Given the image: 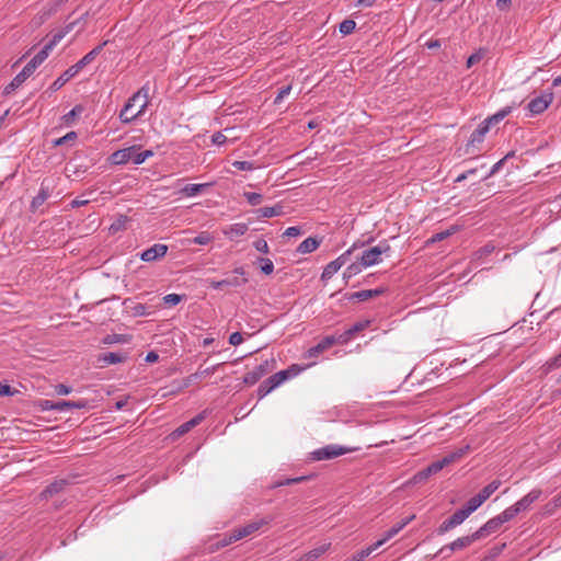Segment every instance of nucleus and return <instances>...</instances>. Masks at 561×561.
Here are the masks:
<instances>
[{
    "instance_id": "nucleus-1",
    "label": "nucleus",
    "mask_w": 561,
    "mask_h": 561,
    "mask_svg": "<svg viewBox=\"0 0 561 561\" xmlns=\"http://www.w3.org/2000/svg\"><path fill=\"white\" fill-rule=\"evenodd\" d=\"M149 105V89L142 87L135 92L125 103L119 112V119L122 123H130L139 119L145 115Z\"/></svg>"
},
{
    "instance_id": "nucleus-2",
    "label": "nucleus",
    "mask_w": 561,
    "mask_h": 561,
    "mask_svg": "<svg viewBox=\"0 0 561 561\" xmlns=\"http://www.w3.org/2000/svg\"><path fill=\"white\" fill-rule=\"evenodd\" d=\"M355 450H357V448L331 444L310 453V458L316 461L330 460Z\"/></svg>"
},
{
    "instance_id": "nucleus-3",
    "label": "nucleus",
    "mask_w": 561,
    "mask_h": 561,
    "mask_svg": "<svg viewBox=\"0 0 561 561\" xmlns=\"http://www.w3.org/2000/svg\"><path fill=\"white\" fill-rule=\"evenodd\" d=\"M390 250H391V248L386 240L380 241L376 247H371L367 250H364L359 256V260L362 261V265L369 267V266L380 263L381 255L388 254L390 252Z\"/></svg>"
},
{
    "instance_id": "nucleus-4",
    "label": "nucleus",
    "mask_w": 561,
    "mask_h": 561,
    "mask_svg": "<svg viewBox=\"0 0 561 561\" xmlns=\"http://www.w3.org/2000/svg\"><path fill=\"white\" fill-rule=\"evenodd\" d=\"M233 273L237 275L221 280H209V287L213 289H224L226 287H241L248 283V278L244 277L245 272L243 267L234 268Z\"/></svg>"
},
{
    "instance_id": "nucleus-5",
    "label": "nucleus",
    "mask_w": 561,
    "mask_h": 561,
    "mask_svg": "<svg viewBox=\"0 0 561 561\" xmlns=\"http://www.w3.org/2000/svg\"><path fill=\"white\" fill-rule=\"evenodd\" d=\"M356 244H354L352 248L346 250L344 253H342L337 259L334 261H331L327 266L323 268V272L321 274L322 280L330 279L342 266H344L351 259V255L353 251L355 250Z\"/></svg>"
},
{
    "instance_id": "nucleus-6",
    "label": "nucleus",
    "mask_w": 561,
    "mask_h": 561,
    "mask_svg": "<svg viewBox=\"0 0 561 561\" xmlns=\"http://www.w3.org/2000/svg\"><path fill=\"white\" fill-rule=\"evenodd\" d=\"M271 520H272V518H270V517L254 519L242 527L236 528V529L231 530V539H242L244 537L253 535L254 533L260 530L263 526L268 525L271 523Z\"/></svg>"
},
{
    "instance_id": "nucleus-7",
    "label": "nucleus",
    "mask_w": 561,
    "mask_h": 561,
    "mask_svg": "<svg viewBox=\"0 0 561 561\" xmlns=\"http://www.w3.org/2000/svg\"><path fill=\"white\" fill-rule=\"evenodd\" d=\"M511 113V107L506 106L500 110L497 113L484 119L479 127L473 131V137H483L488 133L491 126L503 121Z\"/></svg>"
},
{
    "instance_id": "nucleus-8",
    "label": "nucleus",
    "mask_w": 561,
    "mask_h": 561,
    "mask_svg": "<svg viewBox=\"0 0 561 561\" xmlns=\"http://www.w3.org/2000/svg\"><path fill=\"white\" fill-rule=\"evenodd\" d=\"M469 515L462 510L456 511L450 517L445 519L439 527L437 528L438 535H444L445 533L451 530L458 525L462 524Z\"/></svg>"
},
{
    "instance_id": "nucleus-9",
    "label": "nucleus",
    "mask_w": 561,
    "mask_h": 561,
    "mask_svg": "<svg viewBox=\"0 0 561 561\" xmlns=\"http://www.w3.org/2000/svg\"><path fill=\"white\" fill-rule=\"evenodd\" d=\"M552 100L553 94L551 92L543 93L530 100L529 103L527 104V108L533 115L541 114L551 104Z\"/></svg>"
},
{
    "instance_id": "nucleus-10",
    "label": "nucleus",
    "mask_w": 561,
    "mask_h": 561,
    "mask_svg": "<svg viewBox=\"0 0 561 561\" xmlns=\"http://www.w3.org/2000/svg\"><path fill=\"white\" fill-rule=\"evenodd\" d=\"M479 539H480L479 536L474 531L472 535L457 538L449 545L444 546L439 550V553H445V551H448L449 553L447 556H449L454 551L462 550V549L469 547L471 543H473L474 541H477Z\"/></svg>"
},
{
    "instance_id": "nucleus-11",
    "label": "nucleus",
    "mask_w": 561,
    "mask_h": 561,
    "mask_svg": "<svg viewBox=\"0 0 561 561\" xmlns=\"http://www.w3.org/2000/svg\"><path fill=\"white\" fill-rule=\"evenodd\" d=\"M271 370L268 360L256 366L253 370L247 373L243 377V382L248 386L255 385L263 376Z\"/></svg>"
},
{
    "instance_id": "nucleus-12",
    "label": "nucleus",
    "mask_w": 561,
    "mask_h": 561,
    "mask_svg": "<svg viewBox=\"0 0 561 561\" xmlns=\"http://www.w3.org/2000/svg\"><path fill=\"white\" fill-rule=\"evenodd\" d=\"M35 71V68L33 65L27 62L25 67L22 69L21 72H19L13 80L4 88V93L10 94L13 92L16 88H19L28 77L32 76V73Z\"/></svg>"
},
{
    "instance_id": "nucleus-13",
    "label": "nucleus",
    "mask_w": 561,
    "mask_h": 561,
    "mask_svg": "<svg viewBox=\"0 0 561 561\" xmlns=\"http://www.w3.org/2000/svg\"><path fill=\"white\" fill-rule=\"evenodd\" d=\"M168 252V245L162 243H156L148 248L140 254V260L144 262H152L163 257Z\"/></svg>"
},
{
    "instance_id": "nucleus-14",
    "label": "nucleus",
    "mask_w": 561,
    "mask_h": 561,
    "mask_svg": "<svg viewBox=\"0 0 561 561\" xmlns=\"http://www.w3.org/2000/svg\"><path fill=\"white\" fill-rule=\"evenodd\" d=\"M67 485L68 481L66 479L55 480L41 492L39 497L42 500H49L50 497L62 492Z\"/></svg>"
},
{
    "instance_id": "nucleus-15",
    "label": "nucleus",
    "mask_w": 561,
    "mask_h": 561,
    "mask_svg": "<svg viewBox=\"0 0 561 561\" xmlns=\"http://www.w3.org/2000/svg\"><path fill=\"white\" fill-rule=\"evenodd\" d=\"M541 495V490L534 489L525 496H523L519 501H517L514 506L516 507L518 513L527 511L533 503H535Z\"/></svg>"
},
{
    "instance_id": "nucleus-16",
    "label": "nucleus",
    "mask_w": 561,
    "mask_h": 561,
    "mask_svg": "<svg viewBox=\"0 0 561 561\" xmlns=\"http://www.w3.org/2000/svg\"><path fill=\"white\" fill-rule=\"evenodd\" d=\"M50 196V187L46 185L45 181L42 182L39 192L36 196L33 197L30 210L32 213H36L37 209L49 198Z\"/></svg>"
},
{
    "instance_id": "nucleus-17",
    "label": "nucleus",
    "mask_w": 561,
    "mask_h": 561,
    "mask_svg": "<svg viewBox=\"0 0 561 561\" xmlns=\"http://www.w3.org/2000/svg\"><path fill=\"white\" fill-rule=\"evenodd\" d=\"M205 419V412H202L197 415H195L193 419H191L190 421L183 423L182 425H180L172 434L171 436L173 438H178L186 433H188L193 427L197 426L198 424H201V422Z\"/></svg>"
},
{
    "instance_id": "nucleus-18",
    "label": "nucleus",
    "mask_w": 561,
    "mask_h": 561,
    "mask_svg": "<svg viewBox=\"0 0 561 561\" xmlns=\"http://www.w3.org/2000/svg\"><path fill=\"white\" fill-rule=\"evenodd\" d=\"M415 518V515L408 516L397 524H394L389 530L386 531L383 538L378 540L377 542H380V547L386 543L388 540L393 538L396 535H398L408 524H410Z\"/></svg>"
},
{
    "instance_id": "nucleus-19",
    "label": "nucleus",
    "mask_w": 561,
    "mask_h": 561,
    "mask_svg": "<svg viewBox=\"0 0 561 561\" xmlns=\"http://www.w3.org/2000/svg\"><path fill=\"white\" fill-rule=\"evenodd\" d=\"M133 154H135V146L116 150L110 157V161L113 164H125L131 161Z\"/></svg>"
},
{
    "instance_id": "nucleus-20",
    "label": "nucleus",
    "mask_w": 561,
    "mask_h": 561,
    "mask_svg": "<svg viewBox=\"0 0 561 561\" xmlns=\"http://www.w3.org/2000/svg\"><path fill=\"white\" fill-rule=\"evenodd\" d=\"M218 367H219V364L211 366V367L204 368V369L202 367H199L197 369V371H195L194 374L190 375L188 377H186L184 379V386L188 387L192 383H195V382L206 378L207 376L215 374V371L217 370Z\"/></svg>"
},
{
    "instance_id": "nucleus-21",
    "label": "nucleus",
    "mask_w": 561,
    "mask_h": 561,
    "mask_svg": "<svg viewBox=\"0 0 561 561\" xmlns=\"http://www.w3.org/2000/svg\"><path fill=\"white\" fill-rule=\"evenodd\" d=\"M334 345V335L324 336L317 345L310 347L306 354V357H317L319 354Z\"/></svg>"
},
{
    "instance_id": "nucleus-22",
    "label": "nucleus",
    "mask_w": 561,
    "mask_h": 561,
    "mask_svg": "<svg viewBox=\"0 0 561 561\" xmlns=\"http://www.w3.org/2000/svg\"><path fill=\"white\" fill-rule=\"evenodd\" d=\"M503 525L499 516L489 519L482 527H480L476 533L479 536L480 539L489 536L490 534H493L500 529V527Z\"/></svg>"
},
{
    "instance_id": "nucleus-23",
    "label": "nucleus",
    "mask_w": 561,
    "mask_h": 561,
    "mask_svg": "<svg viewBox=\"0 0 561 561\" xmlns=\"http://www.w3.org/2000/svg\"><path fill=\"white\" fill-rule=\"evenodd\" d=\"M80 70L73 65L60 75L50 85L53 92L61 89L71 78H73Z\"/></svg>"
},
{
    "instance_id": "nucleus-24",
    "label": "nucleus",
    "mask_w": 561,
    "mask_h": 561,
    "mask_svg": "<svg viewBox=\"0 0 561 561\" xmlns=\"http://www.w3.org/2000/svg\"><path fill=\"white\" fill-rule=\"evenodd\" d=\"M383 291H385L383 288L359 290V291H355V293L351 294L348 299L357 300V301H366L370 298L381 295Z\"/></svg>"
},
{
    "instance_id": "nucleus-25",
    "label": "nucleus",
    "mask_w": 561,
    "mask_h": 561,
    "mask_svg": "<svg viewBox=\"0 0 561 561\" xmlns=\"http://www.w3.org/2000/svg\"><path fill=\"white\" fill-rule=\"evenodd\" d=\"M56 405H57V411H59V412L72 410V409L81 410V409H85L88 407V401L87 400H78V401L59 400V401H56Z\"/></svg>"
},
{
    "instance_id": "nucleus-26",
    "label": "nucleus",
    "mask_w": 561,
    "mask_h": 561,
    "mask_svg": "<svg viewBox=\"0 0 561 561\" xmlns=\"http://www.w3.org/2000/svg\"><path fill=\"white\" fill-rule=\"evenodd\" d=\"M107 44V42L102 43L101 45L94 47L91 51L84 55L77 64V69L81 70L83 67L92 62L95 57L102 51L103 47Z\"/></svg>"
},
{
    "instance_id": "nucleus-27",
    "label": "nucleus",
    "mask_w": 561,
    "mask_h": 561,
    "mask_svg": "<svg viewBox=\"0 0 561 561\" xmlns=\"http://www.w3.org/2000/svg\"><path fill=\"white\" fill-rule=\"evenodd\" d=\"M469 449H470V446L466 445L463 447H460V448L451 451L450 454H448L442 458L443 463H445V466H449L450 463L462 458L469 451Z\"/></svg>"
},
{
    "instance_id": "nucleus-28",
    "label": "nucleus",
    "mask_w": 561,
    "mask_h": 561,
    "mask_svg": "<svg viewBox=\"0 0 561 561\" xmlns=\"http://www.w3.org/2000/svg\"><path fill=\"white\" fill-rule=\"evenodd\" d=\"M248 225L243 222H238L230 225L227 229L224 230L225 236L230 239L239 236H243L248 231Z\"/></svg>"
},
{
    "instance_id": "nucleus-29",
    "label": "nucleus",
    "mask_w": 561,
    "mask_h": 561,
    "mask_svg": "<svg viewBox=\"0 0 561 561\" xmlns=\"http://www.w3.org/2000/svg\"><path fill=\"white\" fill-rule=\"evenodd\" d=\"M259 218H272L283 214V206L262 207L256 210Z\"/></svg>"
},
{
    "instance_id": "nucleus-30",
    "label": "nucleus",
    "mask_w": 561,
    "mask_h": 561,
    "mask_svg": "<svg viewBox=\"0 0 561 561\" xmlns=\"http://www.w3.org/2000/svg\"><path fill=\"white\" fill-rule=\"evenodd\" d=\"M320 242L316 238H307L305 239L297 248V251L301 254H307L313 252Z\"/></svg>"
},
{
    "instance_id": "nucleus-31",
    "label": "nucleus",
    "mask_w": 561,
    "mask_h": 561,
    "mask_svg": "<svg viewBox=\"0 0 561 561\" xmlns=\"http://www.w3.org/2000/svg\"><path fill=\"white\" fill-rule=\"evenodd\" d=\"M125 359H126V355H124L122 353L110 352V353L103 354L99 360L102 362L103 365H113V364L122 363Z\"/></svg>"
},
{
    "instance_id": "nucleus-32",
    "label": "nucleus",
    "mask_w": 561,
    "mask_h": 561,
    "mask_svg": "<svg viewBox=\"0 0 561 561\" xmlns=\"http://www.w3.org/2000/svg\"><path fill=\"white\" fill-rule=\"evenodd\" d=\"M380 547V542H375L367 547L366 549H363L355 553L352 558L346 559L344 561H364L370 553H373L375 550H377Z\"/></svg>"
},
{
    "instance_id": "nucleus-33",
    "label": "nucleus",
    "mask_w": 561,
    "mask_h": 561,
    "mask_svg": "<svg viewBox=\"0 0 561 561\" xmlns=\"http://www.w3.org/2000/svg\"><path fill=\"white\" fill-rule=\"evenodd\" d=\"M501 485V481L500 480H493L492 482H490L488 485H485L479 493L478 495L480 496V499L485 502Z\"/></svg>"
},
{
    "instance_id": "nucleus-34",
    "label": "nucleus",
    "mask_w": 561,
    "mask_h": 561,
    "mask_svg": "<svg viewBox=\"0 0 561 561\" xmlns=\"http://www.w3.org/2000/svg\"><path fill=\"white\" fill-rule=\"evenodd\" d=\"M51 45H45L28 62L36 69L49 55Z\"/></svg>"
},
{
    "instance_id": "nucleus-35",
    "label": "nucleus",
    "mask_w": 561,
    "mask_h": 561,
    "mask_svg": "<svg viewBox=\"0 0 561 561\" xmlns=\"http://www.w3.org/2000/svg\"><path fill=\"white\" fill-rule=\"evenodd\" d=\"M366 266L365 265H362V261L359 260V257H357V261L351 263L344 271L343 273V277L344 278H351L357 274H359L363 268H365Z\"/></svg>"
},
{
    "instance_id": "nucleus-36",
    "label": "nucleus",
    "mask_w": 561,
    "mask_h": 561,
    "mask_svg": "<svg viewBox=\"0 0 561 561\" xmlns=\"http://www.w3.org/2000/svg\"><path fill=\"white\" fill-rule=\"evenodd\" d=\"M75 23H69L62 30L55 33L47 45H51V49L73 28Z\"/></svg>"
},
{
    "instance_id": "nucleus-37",
    "label": "nucleus",
    "mask_w": 561,
    "mask_h": 561,
    "mask_svg": "<svg viewBox=\"0 0 561 561\" xmlns=\"http://www.w3.org/2000/svg\"><path fill=\"white\" fill-rule=\"evenodd\" d=\"M331 547V543L328 542V543H323L310 551H308L306 554H307V560H310V561H316L318 558H320L322 554H324Z\"/></svg>"
},
{
    "instance_id": "nucleus-38",
    "label": "nucleus",
    "mask_w": 561,
    "mask_h": 561,
    "mask_svg": "<svg viewBox=\"0 0 561 561\" xmlns=\"http://www.w3.org/2000/svg\"><path fill=\"white\" fill-rule=\"evenodd\" d=\"M484 502L480 499V496L477 494L476 496L471 497L465 507L462 510L470 516L476 510H478Z\"/></svg>"
},
{
    "instance_id": "nucleus-39",
    "label": "nucleus",
    "mask_w": 561,
    "mask_h": 561,
    "mask_svg": "<svg viewBox=\"0 0 561 561\" xmlns=\"http://www.w3.org/2000/svg\"><path fill=\"white\" fill-rule=\"evenodd\" d=\"M153 154L152 150L139 151V148L135 146V154H133L131 161L135 164H141L147 158Z\"/></svg>"
},
{
    "instance_id": "nucleus-40",
    "label": "nucleus",
    "mask_w": 561,
    "mask_h": 561,
    "mask_svg": "<svg viewBox=\"0 0 561 561\" xmlns=\"http://www.w3.org/2000/svg\"><path fill=\"white\" fill-rule=\"evenodd\" d=\"M207 184H187L182 188V193L186 196H195L199 194Z\"/></svg>"
},
{
    "instance_id": "nucleus-41",
    "label": "nucleus",
    "mask_w": 561,
    "mask_h": 561,
    "mask_svg": "<svg viewBox=\"0 0 561 561\" xmlns=\"http://www.w3.org/2000/svg\"><path fill=\"white\" fill-rule=\"evenodd\" d=\"M519 513L517 512L516 507L514 506V504L510 507H507L506 510H504L501 514H499V518L501 519V522L504 524V523H507L510 520H512L515 516H517Z\"/></svg>"
},
{
    "instance_id": "nucleus-42",
    "label": "nucleus",
    "mask_w": 561,
    "mask_h": 561,
    "mask_svg": "<svg viewBox=\"0 0 561 561\" xmlns=\"http://www.w3.org/2000/svg\"><path fill=\"white\" fill-rule=\"evenodd\" d=\"M356 27V23L353 20H344L340 23L339 31L342 35H350Z\"/></svg>"
},
{
    "instance_id": "nucleus-43",
    "label": "nucleus",
    "mask_w": 561,
    "mask_h": 561,
    "mask_svg": "<svg viewBox=\"0 0 561 561\" xmlns=\"http://www.w3.org/2000/svg\"><path fill=\"white\" fill-rule=\"evenodd\" d=\"M257 262H259V264H260V268H261V271H262L264 274L270 275V274H272V273H273V271H274V264H273V262H272L270 259H267V257H260V259L257 260Z\"/></svg>"
},
{
    "instance_id": "nucleus-44",
    "label": "nucleus",
    "mask_w": 561,
    "mask_h": 561,
    "mask_svg": "<svg viewBox=\"0 0 561 561\" xmlns=\"http://www.w3.org/2000/svg\"><path fill=\"white\" fill-rule=\"evenodd\" d=\"M243 196L248 201V203L252 206H256L262 203L263 196L259 193L254 192H244Z\"/></svg>"
},
{
    "instance_id": "nucleus-45",
    "label": "nucleus",
    "mask_w": 561,
    "mask_h": 561,
    "mask_svg": "<svg viewBox=\"0 0 561 561\" xmlns=\"http://www.w3.org/2000/svg\"><path fill=\"white\" fill-rule=\"evenodd\" d=\"M213 241V237L210 236L209 232L207 231H203L201 232L198 236H196L192 242L195 243V244H201V245H205V244H208L209 242Z\"/></svg>"
},
{
    "instance_id": "nucleus-46",
    "label": "nucleus",
    "mask_w": 561,
    "mask_h": 561,
    "mask_svg": "<svg viewBox=\"0 0 561 561\" xmlns=\"http://www.w3.org/2000/svg\"><path fill=\"white\" fill-rule=\"evenodd\" d=\"M83 111L81 105H76L69 113L64 115L62 119L66 124H70L76 116L80 115Z\"/></svg>"
},
{
    "instance_id": "nucleus-47",
    "label": "nucleus",
    "mask_w": 561,
    "mask_h": 561,
    "mask_svg": "<svg viewBox=\"0 0 561 561\" xmlns=\"http://www.w3.org/2000/svg\"><path fill=\"white\" fill-rule=\"evenodd\" d=\"M353 337L354 336L347 329L343 333L334 335V344H341V345L347 344Z\"/></svg>"
},
{
    "instance_id": "nucleus-48",
    "label": "nucleus",
    "mask_w": 561,
    "mask_h": 561,
    "mask_svg": "<svg viewBox=\"0 0 561 561\" xmlns=\"http://www.w3.org/2000/svg\"><path fill=\"white\" fill-rule=\"evenodd\" d=\"M37 407L42 411H51V410L57 411L56 401H51V400H47V399L39 400L37 403Z\"/></svg>"
},
{
    "instance_id": "nucleus-49",
    "label": "nucleus",
    "mask_w": 561,
    "mask_h": 561,
    "mask_svg": "<svg viewBox=\"0 0 561 561\" xmlns=\"http://www.w3.org/2000/svg\"><path fill=\"white\" fill-rule=\"evenodd\" d=\"M274 388L271 386V383H267V379L264 380L257 388V396L260 399L267 396L270 392H272Z\"/></svg>"
},
{
    "instance_id": "nucleus-50",
    "label": "nucleus",
    "mask_w": 561,
    "mask_h": 561,
    "mask_svg": "<svg viewBox=\"0 0 561 561\" xmlns=\"http://www.w3.org/2000/svg\"><path fill=\"white\" fill-rule=\"evenodd\" d=\"M445 463H443V459L432 462L426 467L427 472L433 476L438 473L440 470L445 468Z\"/></svg>"
},
{
    "instance_id": "nucleus-51",
    "label": "nucleus",
    "mask_w": 561,
    "mask_h": 561,
    "mask_svg": "<svg viewBox=\"0 0 561 561\" xmlns=\"http://www.w3.org/2000/svg\"><path fill=\"white\" fill-rule=\"evenodd\" d=\"M430 477H431V474L427 472L426 468H424L423 470L416 472L412 477L411 482L414 484H417V483H421V482L427 480Z\"/></svg>"
},
{
    "instance_id": "nucleus-52",
    "label": "nucleus",
    "mask_w": 561,
    "mask_h": 561,
    "mask_svg": "<svg viewBox=\"0 0 561 561\" xmlns=\"http://www.w3.org/2000/svg\"><path fill=\"white\" fill-rule=\"evenodd\" d=\"M430 477H431V474L427 472L426 468H424L423 470L416 472L412 477L411 482L414 484H417V483H421V482L427 480Z\"/></svg>"
},
{
    "instance_id": "nucleus-53",
    "label": "nucleus",
    "mask_w": 561,
    "mask_h": 561,
    "mask_svg": "<svg viewBox=\"0 0 561 561\" xmlns=\"http://www.w3.org/2000/svg\"><path fill=\"white\" fill-rule=\"evenodd\" d=\"M369 323H370L369 320L359 321V322H356L355 324H353L348 330L352 333V335L354 336L358 332H362L363 330H365L369 325Z\"/></svg>"
},
{
    "instance_id": "nucleus-54",
    "label": "nucleus",
    "mask_w": 561,
    "mask_h": 561,
    "mask_svg": "<svg viewBox=\"0 0 561 561\" xmlns=\"http://www.w3.org/2000/svg\"><path fill=\"white\" fill-rule=\"evenodd\" d=\"M494 245L492 244H485L484 247H482L481 249H479L474 255L477 259H482L484 256H488L490 255L493 251H494Z\"/></svg>"
},
{
    "instance_id": "nucleus-55",
    "label": "nucleus",
    "mask_w": 561,
    "mask_h": 561,
    "mask_svg": "<svg viewBox=\"0 0 561 561\" xmlns=\"http://www.w3.org/2000/svg\"><path fill=\"white\" fill-rule=\"evenodd\" d=\"M232 165L238 170L250 171L254 169V164L250 161H234Z\"/></svg>"
},
{
    "instance_id": "nucleus-56",
    "label": "nucleus",
    "mask_w": 561,
    "mask_h": 561,
    "mask_svg": "<svg viewBox=\"0 0 561 561\" xmlns=\"http://www.w3.org/2000/svg\"><path fill=\"white\" fill-rule=\"evenodd\" d=\"M163 300L169 306H175L182 300V296L178 294H169L163 297Z\"/></svg>"
},
{
    "instance_id": "nucleus-57",
    "label": "nucleus",
    "mask_w": 561,
    "mask_h": 561,
    "mask_svg": "<svg viewBox=\"0 0 561 561\" xmlns=\"http://www.w3.org/2000/svg\"><path fill=\"white\" fill-rule=\"evenodd\" d=\"M290 90H291L290 85L283 87L279 90L277 96L275 98L274 103L275 104L280 103L283 101V99L286 98L290 93Z\"/></svg>"
},
{
    "instance_id": "nucleus-58",
    "label": "nucleus",
    "mask_w": 561,
    "mask_h": 561,
    "mask_svg": "<svg viewBox=\"0 0 561 561\" xmlns=\"http://www.w3.org/2000/svg\"><path fill=\"white\" fill-rule=\"evenodd\" d=\"M253 245L259 252L268 253L270 251L268 244L264 239L256 240Z\"/></svg>"
},
{
    "instance_id": "nucleus-59",
    "label": "nucleus",
    "mask_w": 561,
    "mask_h": 561,
    "mask_svg": "<svg viewBox=\"0 0 561 561\" xmlns=\"http://www.w3.org/2000/svg\"><path fill=\"white\" fill-rule=\"evenodd\" d=\"M548 369H554L561 367V353L552 357L547 362Z\"/></svg>"
},
{
    "instance_id": "nucleus-60",
    "label": "nucleus",
    "mask_w": 561,
    "mask_h": 561,
    "mask_svg": "<svg viewBox=\"0 0 561 561\" xmlns=\"http://www.w3.org/2000/svg\"><path fill=\"white\" fill-rule=\"evenodd\" d=\"M242 342H243V336L240 332H233L229 336V343L233 346H237V345L241 344Z\"/></svg>"
},
{
    "instance_id": "nucleus-61",
    "label": "nucleus",
    "mask_w": 561,
    "mask_h": 561,
    "mask_svg": "<svg viewBox=\"0 0 561 561\" xmlns=\"http://www.w3.org/2000/svg\"><path fill=\"white\" fill-rule=\"evenodd\" d=\"M71 387L69 386H66L64 383H59L55 387V392L58 394V396H66V394H69L71 392Z\"/></svg>"
},
{
    "instance_id": "nucleus-62",
    "label": "nucleus",
    "mask_w": 561,
    "mask_h": 561,
    "mask_svg": "<svg viewBox=\"0 0 561 561\" xmlns=\"http://www.w3.org/2000/svg\"><path fill=\"white\" fill-rule=\"evenodd\" d=\"M124 342H126V339L122 334L107 335L105 339V343H124Z\"/></svg>"
},
{
    "instance_id": "nucleus-63",
    "label": "nucleus",
    "mask_w": 561,
    "mask_h": 561,
    "mask_svg": "<svg viewBox=\"0 0 561 561\" xmlns=\"http://www.w3.org/2000/svg\"><path fill=\"white\" fill-rule=\"evenodd\" d=\"M481 58H482V55L479 53H476V54H472L471 56H469V58L467 60V68H470L474 64L479 62L481 60Z\"/></svg>"
},
{
    "instance_id": "nucleus-64",
    "label": "nucleus",
    "mask_w": 561,
    "mask_h": 561,
    "mask_svg": "<svg viewBox=\"0 0 561 561\" xmlns=\"http://www.w3.org/2000/svg\"><path fill=\"white\" fill-rule=\"evenodd\" d=\"M448 236H450V232H449L448 230H446V231H442V232H438V233H435V234L431 238V242L442 241V240H444L445 238H447Z\"/></svg>"
}]
</instances>
